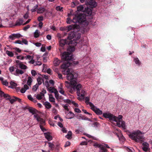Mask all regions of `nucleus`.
<instances>
[{"instance_id": "nucleus-1", "label": "nucleus", "mask_w": 152, "mask_h": 152, "mask_svg": "<svg viewBox=\"0 0 152 152\" xmlns=\"http://www.w3.org/2000/svg\"><path fill=\"white\" fill-rule=\"evenodd\" d=\"M129 136L131 139L136 142L142 143L143 142V136L141 132L139 130L130 133Z\"/></svg>"}, {"instance_id": "nucleus-2", "label": "nucleus", "mask_w": 152, "mask_h": 152, "mask_svg": "<svg viewBox=\"0 0 152 152\" xmlns=\"http://www.w3.org/2000/svg\"><path fill=\"white\" fill-rule=\"evenodd\" d=\"M103 115L105 118H108L110 120L117 122V124H119L120 122H121V124H125L124 121L122 120L123 116L122 115H119L117 117L112 114L107 113H104Z\"/></svg>"}, {"instance_id": "nucleus-3", "label": "nucleus", "mask_w": 152, "mask_h": 152, "mask_svg": "<svg viewBox=\"0 0 152 152\" xmlns=\"http://www.w3.org/2000/svg\"><path fill=\"white\" fill-rule=\"evenodd\" d=\"M86 16L84 13L80 14L77 16H75L72 20V21L74 23L78 22L81 23L85 21Z\"/></svg>"}, {"instance_id": "nucleus-4", "label": "nucleus", "mask_w": 152, "mask_h": 152, "mask_svg": "<svg viewBox=\"0 0 152 152\" xmlns=\"http://www.w3.org/2000/svg\"><path fill=\"white\" fill-rule=\"evenodd\" d=\"M80 37L81 34L80 33L71 32L67 37V39L70 40L74 38L77 40L80 39Z\"/></svg>"}, {"instance_id": "nucleus-5", "label": "nucleus", "mask_w": 152, "mask_h": 152, "mask_svg": "<svg viewBox=\"0 0 152 152\" xmlns=\"http://www.w3.org/2000/svg\"><path fill=\"white\" fill-rule=\"evenodd\" d=\"M72 55L69 53L64 52L62 56V58L66 61L70 60L72 58Z\"/></svg>"}, {"instance_id": "nucleus-6", "label": "nucleus", "mask_w": 152, "mask_h": 152, "mask_svg": "<svg viewBox=\"0 0 152 152\" xmlns=\"http://www.w3.org/2000/svg\"><path fill=\"white\" fill-rule=\"evenodd\" d=\"M79 25H77L76 24L74 25H71L68 26H67L66 28V30L67 31H69L72 30L75 31L77 30L76 31L79 30Z\"/></svg>"}, {"instance_id": "nucleus-7", "label": "nucleus", "mask_w": 152, "mask_h": 152, "mask_svg": "<svg viewBox=\"0 0 152 152\" xmlns=\"http://www.w3.org/2000/svg\"><path fill=\"white\" fill-rule=\"evenodd\" d=\"M90 106L91 109L94 111L96 114L98 115H101L102 114V111L96 107L92 103H90Z\"/></svg>"}, {"instance_id": "nucleus-8", "label": "nucleus", "mask_w": 152, "mask_h": 152, "mask_svg": "<svg viewBox=\"0 0 152 152\" xmlns=\"http://www.w3.org/2000/svg\"><path fill=\"white\" fill-rule=\"evenodd\" d=\"M65 74L67 75L66 77L67 80L71 79L73 77L74 75H75L76 74L72 73V71H71V70L69 69H68L66 71Z\"/></svg>"}, {"instance_id": "nucleus-9", "label": "nucleus", "mask_w": 152, "mask_h": 152, "mask_svg": "<svg viewBox=\"0 0 152 152\" xmlns=\"http://www.w3.org/2000/svg\"><path fill=\"white\" fill-rule=\"evenodd\" d=\"M142 149L145 152H149L150 149L149 148V144L146 142H143L142 144Z\"/></svg>"}, {"instance_id": "nucleus-10", "label": "nucleus", "mask_w": 152, "mask_h": 152, "mask_svg": "<svg viewBox=\"0 0 152 152\" xmlns=\"http://www.w3.org/2000/svg\"><path fill=\"white\" fill-rule=\"evenodd\" d=\"M66 87L69 90L71 93H72L75 90V86H72L70 83L68 84H65Z\"/></svg>"}, {"instance_id": "nucleus-11", "label": "nucleus", "mask_w": 152, "mask_h": 152, "mask_svg": "<svg viewBox=\"0 0 152 152\" xmlns=\"http://www.w3.org/2000/svg\"><path fill=\"white\" fill-rule=\"evenodd\" d=\"M26 59L28 61V62L31 64H33L35 63V61L33 59V58L30 55L26 56H25Z\"/></svg>"}, {"instance_id": "nucleus-12", "label": "nucleus", "mask_w": 152, "mask_h": 152, "mask_svg": "<svg viewBox=\"0 0 152 152\" xmlns=\"http://www.w3.org/2000/svg\"><path fill=\"white\" fill-rule=\"evenodd\" d=\"M77 75L76 74L75 75H74L73 77L71 79L69 80H70V83L72 86H75V87L77 84L76 80V78H77Z\"/></svg>"}, {"instance_id": "nucleus-13", "label": "nucleus", "mask_w": 152, "mask_h": 152, "mask_svg": "<svg viewBox=\"0 0 152 152\" xmlns=\"http://www.w3.org/2000/svg\"><path fill=\"white\" fill-rule=\"evenodd\" d=\"M9 100L11 104H13L14 102L16 101H18V102H20L21 100L20 99L15 96H13L12 98L10 97Z\"/></svg>"}, {"instance_id": "nucleus-14", "label": "nucleus", "mask_w": 152, "mask_h": 152, "mask_svg": "<svg viewBox=\"0 0 152 152\" xmlns=\"http://www.w3.org/2000/svg\"><path fill=\"white\" fill-rule=\"evenodd\" d=\"M34 117L36 119V120H37L39 122L42 123H45V120L41 118L38 115V114H34Z\"/></svg>"}, {"instance_id": "nucleus-15", "label": "nucleus", "mask_w": 152, "mask_h": 152, "mask_svg": "<svg viewBox=\"0 0 152 152\" xmlns=\"http://www.w3.org/2000/svg\"><path fill=\"white\" fill-rule=\"evenodd\" d=\"M72 63L70 62H67L64 63L61 66V67L62 69H66L69 67Z\"/></svg>"}, {"instance_id": "nucleus-16", "label": "nucleus", "mask_w": 152, "mask_h": 152, "mask_svg": "<svg viewBox=\"0 0 152 152\" xmlns=\"http://www.w3.org/2000/svg\"><path fill=\"white\" fill-rule=\"evenodd\" d=\"M61 62V61L57 58H54L53 61V64L55 66H58Z\"/></svg>"}, {"instance_id": "nucleus-17", "label": "nucleus", "mask_w": 152, "mask_h": 152, "mask_svg": "<svg viewBox=\"0 0 152 152\" xmlns=\"http://www.w3.org/2000/svg\"><path fill=\"white\" fill-rule=\"evenodd\" d=\"M77 90V93L78 96H80V90H82V85L80 84H78L75 86V89Z\"/></svg>"}, {"instance_id": "nucleus-18", "label": "nucleus", "mask_w": 152, "mask_h": 152, "mask_svg": "<svg viewBox=\"0 0 152 152\" xmlns=\"http://www.w3.org/2000/svg\"><path fill=\"white\" fill-rule=\"evenodd\" d=\"M22 37V36L19 34H12L9 36L10 38L12 40H13L15 38H18Z\"/></svg>"}, {"instance_id": "nucleus-19", "label": "nucleus", "mask_w": 152, "mask_h": 152, "mask_svg": "<svg viewBox=\"0 0 152 152\" xmlns=\"http://www.w3.org/2000/svg\"><path fill=\"white\" fill-rule=\"evenodd\" d=\"M68 41L66 42V39H60L59 41V45L61 47H63L68 42Z\"/></svg>"}, {"instance_id": "nucleus-20", "label": "nucleus", "mask_w": 152, "mask_h": 152, "mask_svg": "<svg viewBox=\"0 0 152 152\" xmlns=\"http://www.w3.org/2000/svg\"><path fill=\"white\" fill-rule=\"evenodd\" d=\"M44 134L45 137L48 141H50L52 139V137L50 135L49 132L45 133H44Z\"/></svg>"}, {"instance_id": "nucleus-21", "label": "nucleus", "mask_w": 152, "mask_h": 152, "mask_svg": "<svg viewBox=\"0 0 152 152\" xmlns=\"http://www.w3.org/2000/svg\"><path fill=\"white\" fill-rule=\"evenodd\" d=\"M44 96L45 95H44V94L40 93L39 94H37L36 97L37 99L40 100L42 99L44 97Z\"/></svg>"}, {"instance_id": "nucleus-22", "label": "nucleus", "mask_w": 152, "mask_h": 152, "mask_svg": "<svg viewBox=\"0 0 152 152\" xmlns=\"http://www.w3.org/2000/svg\"><path fill=\"white\" fill-rule=\"evenodd\" d=\"M46 9L43 7L39 8L37 10V13H42L46 11Z\"/></svg>"}, {"instance_id": "nucleus-23", "label": "nucleus", "mask_w": 152, "mask_h": 152, "mask_svg": "<svg viewBox=\"0 0 152 152\" xmlns=\"http://www.w3.org/2000/svg\"><path fill=\"white\" fill-rule=\"evenodd\" d=\"M29 88V87L26 85H25L24 86V87L21 88L20 90V92L21 93H24Z\"/></svg>"}, {"instance_id": "nucleus-24", "label": "nucleus", "mask_w": 152, "mask_h": 152, "mask_svg": "<svg viewBox=\"0 0 152 152\" xmlns=\"http://www.w3.org/2000/svg\"><path fill=\"white\" fill-rule=\"evenodd\" d=\"M115 125L119 127H121L125 131H127L126 127L125 124H116V125Z\"/></svg>"}, {"instance_id": "nucleus-25", "label": "nucleus", "mask_w": 152, "mask_h": 152, "mask_svg": "<svg viewBox=\"0 0 152 152\" xmlns=\"http://www.w3.org/2000/svg\"><path fill=\"white\" fill-rule=\"evenodd\" d=\"M91 127L93 129H97L100 127V124H91Z\"/></svg>"}, {"instance_id": "nucleus-26", "label": "nucleus", "mask_w": 152, "mask_h": 152, "mask_svg": "<svg viewBox=\"0 0 152 152\" xmlns=\"http://www.w3.org/2000/svg\"><path fill=\"white\" fill-rule=\"evenodd\" d=\"M18 65L19 67L22 69H25L27 68V67L26 66L23 64L21 62L19 63L18 64Z\"/></svg>"}, {"instance_id": "nucleus-27", "label": "nucleus", "mask_w": 152, "mask_h": 152, "mask_svg": "<svg viewBox=\"0 0 152 152\" xmlns=\"http://www.w3.org/2000/svg\"><path fill=\"white\" fill-rule=\"evenodd\" d=\"M99 148L101 150V152H107V150L105 148L103 145H101V146H100Z\"/></svg>"}, {"instance_id": "nucleus-28", "label": "nucleus", "mask_w": 152, "mask_h": 152, "mask_svg": "<svg viewBox=\"0 0 152 152\" xmlns=\"http://www.w3.org/2000/svg\"><path fill=\"white\" fill-rule=\"evenodd\" d=\"M44 105L45 107L47 109H50L51 107V105L50 103L48 102H45L44 103Z\"/></svg>"}, {"instance_id": "nucleus-29", "label": "nucleus", "mask_w": 152, "mask_h": 152, "mask_svg": "<svg viewBox=\"0 0 152 152\" xmlns=\"http://www.w3.org/2000/svg\"><path fill=\"white\" fill-rule=\"evenodd\" d=\"M77 9L78 11L84 12L85 11L83 6L82 5H80L78 6L77 8Z\"/></svg>"}, {"instance_id": "nucleus-30", "label": "nucleus", "mask_w": 152, "mask_h": 152, "mask_svg": "<svg viewBox=\"0 0 152 152\" xmlns=\"http://www.w3.org/2000/svg\"><path fill=\"white\" fill-rule=\"evenodd\" d=\"M89 4L90 5L91 7L92 8L96 7L97 4L96 3L95 1H91L89 2Z\"/></svg>"}, {"instance_id": "nucleus-31", "label": "nucleus", "mask_w": 152, "mask_h": 152, "mask_svg": "<svg viewBox=\"0 0 152 152\" xmlns=\"http://www.w3.org/2000/svg\"><path fill=\"white\" fill-rule=\"evenodd\" d=\"M76 39H74L73 40H71L70 41L69 43V45L70 44H72V45L73 46L76 45L77 43Z\"/></svg>"}, {"instance_id": "nucleus-32", "label": "nucleus", "mask_w": 152, "mask_h": 152, "mask_svg": "<svg viewBox=\"0 0 152 152\" xmlns=\"http://www.w3.org/2000/svg\"><path fill=\"white\" fill-rule=\"evenodd\" d=\"M66 137L68 139H70L72 138V132L71 131H69L68 132L67 134L66 135Z\"/></svg>"}, {"instance_id": "nucleus-33", "label": "nucleus", "mask_w": 152, "mask_h": 152, "mask_svg": "<svg viewBox=\"0 0 152 152\" xmlns=\"http://www.w3.org/2000/svg\"><path fill=\"white\" fill-rule=\"evenodd\" d=\"M79 4V2L76 0H75L73 1L71 4V7H74Z\"/></svg>"}, {"instance_id": "nucleus-34", "label": "nucleus", "mask_w": 152, "mask_h": 152, "mask_svg": "<svg viewBox=\"0 0 152 152\" xmlns=\"http://www.w3.org/2000/svg\"><path fill=\"white\" fill-rule=\"evenodd\" d=\"M23 23V20L21 19H19L16 21L15 25L16 26H20Z\"/></svg>"}, {"instance_id": "nucleus-35", "label": "nucleus", "mask_w": 152, "mask_h": 152, "mask_svg": "<svg viewBox=\"0 0 152 152\" xmlns=\"http://www.w3.org/2000/svg\"><path fill=\"white\" fill-rule=\"evenodd\" d=\"M48 90L51 93H54L56 89L53 87H50L48 88Z\"/></svg>"}, {"instance_id": "nucleus-36", "label": "nucleus", "mask_w": 152, "mask_h": 152, "mask_svg": "<svg viewBox=\"0 0 152 152\" xmlns=\"http://www.w3.org/2000/svg\"><path fill=\"white\" fill-rule=\"evenodd\" d=\"M29 112L33 114H35V112L36 110L33 108H30L28 109Z\"/></svg>"}, {"instance_id": "nucleus-37", "label": "nucleus", "mask_w": 152, "mask_h": 152, "mask_svg": "<svg viewBox=\"0 0 152 152\" xmlns=\"http://www.w3.org/2000/svg\"><path fill=\"white\" fill-rule=\"evenodd\" d=\"M48 144L49 147L50 148V150H53L55 147V146L53 144L50 142H48Z\"/></svg>"}, {"instance_id": "nucleus-38", "label": "nucleus", "mask_w": 152, "mask_h": 152, "mask_svg": "<svg viewBox=\"0 0 152 152\" xmlns=\"http://www.w3.org/2000/svg\"><path fill=\"white\" fill-rule=\"evenodd\" d=\"M6 53L9 56L12 57L14 56V53L11 51L9 50H7L6 51Z\"/></svg>"}, {"instance_id": "nucleus-39", "label": "nucleus", "mask_w": 152, "mask_h": 152, "mask_svg": "<svg viewBox=\"0 0 152 152\" xmlns=\"http://www.w3.org/2000/svg\"><path fill=\"white\" fill-rule=\"evenodd\" d=\"M86 92L84 90H81V92H80V96L82 97V98H83L86 95Z\"/></svg>"}, {"instance_id": "nucleus-40", "label": "nucleus", "mask_w": 152, "mask_h": 152, "mask_svg": "<svg viewBox=\"0 0 152 152\" xmlns=\"http://www.w3.org/2000/svg\"><path fill=\"white\" fill-rule=\"evenodd\" d=\"M39 32L38 30H36L34 33V37L35 38H37L39 36Z\"/></svg>"}, {"instance_id": "nucleus-41", "label": "nucleus", "mask_w": 152, "mask_h": 152, "mask_svg": "<svg viewBox=\"0 0 152 152\" xmlns=\"http://www.w3.org/2000/svg\"><path fill=\"white\" fill-rule=\"evenodd\" d=\"M43 80L42 78L41 77H39L37 79V81L38 82V85H41L43 81Z\"/></svg>"}, {"instance_id": "nucleus-42", "label": "nucleus", "mask_w": 152, "mask_h": 152, "mask_svg": "<svg viewBox=\"0 0 152 152\" xmlns=\"http://www.w3.org/2000/svg\"><path fill=\"white\" fill-rule=\"evenodd\" d=\"M49 100L50 102H55V99L52 94H50L49 95Z\"/></svg>"}, {"instance_id": "nucleus-43", "label": "nucleus", "mask_w": 152, "mask_h": 152, "mask_svg": "<svg viewBox=\"0 0 152 152\" xmlns=\"http://www.w3.org/2000/svg\"><path fill=\"white\" fill-rule=\"evenodd\" d=\"M32 80L30 77H28V81L27 83L28 86H30L31 85V83L32 82Z\"/></svg>"}, {"instance_id": "nucleus-44", "label": "nucleus", "mask_w": 152, "mask_h": 152, "mask_svg": "<svg viewBox=\"0 0 152 152\" xmlns=\"http://www.w3.org/2000/svg\"><path fill=\"white\" fill-rule=\"evenodd\" d=\"M15 72L17 74H20L22 75L24 73V72L23 71V70H20L18 69H17L16 71Z\"/></svg>"}, {"instance_id": "nucleus-45", "label": "nucleus", "mask_w": 152, "mask_h": 152, "mask_svg": "<svg viewBox=\"0 0 152 152\" xmlns=\"http://www.w3.org/2000/svg\"><path fill=\"white\" fill-rule=\"evenodd\" d=\"M89 98L88 96L86 97L85 98V102L87 104H89L90 105V103H91V102H89Z\"/></svg>"}, {"instance_id": "nucleus-46", "label": "nucleus", "mask_w": 152, "mask_h": 152, "mask_svg": "<svg viewBox=\"0 0 152 152\" xmlns=\"http://www.w3.org/2000/svg\"><path fill=\"white\" fill-rule=\"evenodd\" d=\"M39 85L37 84L33 86L32 88V90L34 91H36L39 87Z\"/></svg>"}, {"instance_id": "nucleus-47", "label": "nucleus", "mask_w": 152, "mask_h": 152, "mask_svg": "<svg viewBox=\"0 0 152 152\" xmlns=\"http://www.w3.org/2000/svg\"><path fill=\"white\" fill-rule=\"evenodd\" d=\"M38 7V6L37 5H36L34 7V8L31 10V12H33L36 11V10L37 9Z\"/></svg>"}, {"instance_id": "nucleus-48", "label": "nucleus", "mask_w": 152, "mask_h": 152, "mask_svg": "<svg viewBox=\"0 0 152 152\" xmlns=\"http://www.w3.org/2000/svg\"><path fill=\"white\" fill-rule=\"evenodd\" d=\"M34 64V66H36L37 65L40 66L42 64V63L39 61H37L35 62Z\"/></svg>"}, {"instance_id": "nucleus-49", "label": "nucleus", "mask_w": 152, "mask_h": 152, "mask_svg": "<svg viewBox=\"0 0 152 152\" xmlns=\"http://www.w3.org/2000/svg\"><path fill=\"white\" fill-rule=\"evenodd\" d=\"M42 124H40V127L42 132H43L46 131V129L42 125Z\"/></svg>"}, {"instance_id": "nucleus-50", "label": "nucleus", "mask_w": 152, "mask_h": 152, "mask_svg": "<svg viewBox=\"0 0 152 152\" xmlns=\"http://www.w3.org/2000/svg\"><path fill=\"white\" fill-rule=\"evenodd\" d=\"M134 61L136 64H138L139 65L140 64V63L138 58H136L134 59Z\"/></svg>"}, {"instance_id": "nucleus-51", "label": "nucleus", "mask_w": 152, "mask_h": 152, "mask_svg": "<svg viewBox=\"0 0 152 152\" xmlns=\"http://www.w3.org/2000/svg\"><path fill=\"white\" fill-rule=\"evenodd\" d=\"M54 93L55 94L56 98L57 99H58L59 98L58 94V91L57 90L55 92H54Z\"/></svg>"}, {"instance_id": "nucleus-52", "label": "nucleus", "mask_w": 152, "mask_h": 152, "mask_svg": "<svg viewBox=\"0 0 152 152\" xmlns=\"http://www.w3.org/2000/svg\"><path fill=\"white\" fill-rule=\"evenodd\" d=\"M44 84L48 88H49L50 85L49 84V83L47 80H46Z\"/></svg>"}, {"instance_id": "nucleus-53", "label": "nucleus", "mask_w": 152, "mask_h": 152, "mask_svg": "<svg viewBox=\"0 0 152 152\" xmlns=\"http://www.w3.org/2000/svg\"><path fill=\"white\" fill-rule=\"evenodd\" d=\"M11 86H12L13 87H16L17 86V84L15 83H14V82L11 81L10 83Z\"/></svg>"}, {"instance_id": "nucleus-54", "label": "nucleus", "mask_w": 152, "mask_h": 152, "mask_svg": "<svg viewBox=\"0 0 152 152\" xmlns=\"http://www.w3.org/2000/svg\"><path fill=\"white\" fill-rule=\"evenodd\" d=\"M4 97L6 98L7 99H10V96L7 94H5L4 95Z\"/></svg>"}, {"instance_id": "nucleus-55", "label": "nucleus", "mask_w": 152, "mask_h": 152, "mask_svg": "<svg viewBox=\"0 0 152 152\" xmlns=\"http://www.w3.org/2000/svg\"><path fill=\"white\" fill-rule=\"evenodd\" d=\"M31 73L32 76H35L37 74L36 71L35 70H31Z\"/></svg>"}, {"instance_id": "nucleus-56", "label": "nucleus", "mask_w": 152, "mask_h": 152, "mask_svg": "<svg viewBox=\"0 0 152 152\" xmlns=\"http://www.w3.org/2000/svg\"><path fill=\"white\" fill-rule=\"evenodd\" d=\"M68 115H70V116L69 118H71L74 116V114L72 112H70L68 114Z\"/></svg>"}, {"instance_id": "nucleus-57", "label": "nucleus", "mask_w": 152, "mask_h": 152, "mask_svg": "<svg viewBox=\"0 0 152 152\" xmlns=\"http://www.w3.org/2000/svg\"><path fill=\"white\" fill-rule=\"evenodd\" d=\"M59 92L62 94L64 95V91L62 88H60L59 90Z\"/></svg>"}, {"instance_id": "nucleus-58", "label": "nucleus", "mask_w": 152, "mask_h": 152, "mask_svg": "<svg viewBox=\"0 0 152 152\" xmlns=\"http://www.w3.org/2000/svg\"><path fill=\"white\" fill-rule=\"evenodd\" d=\"M70 142L69 141H67L66 142L65 145H64V147H66L68 146H69L70 145Z\"/></svg>"}, {"instance_id": "nucleus-59", "label": "nucleus", "mask_w": 152, "mask_h": 152, "mask_svg": "<svg viewBox=\"0 0 152 152\" xmlns=\"http://www.w3.org/2000/svg\"><path fill=\"white\" fill-rule=\"evenodd\" d=\"M62 9L63 7H61L60 6H57L56 7V10L58 11H62Z\"/></svg>"}, {"instance_id": "nucleus-60", "label": "nucleus", "mask_w": 152, "mask_h": 152, "mask_svg": "<svg viewBox=\"0 0 152 152\" xmlns=\"http://www.w3.org/2000/svg\"><path fill=\"white\" fill-rule=\"evenodd\" d=\"M28 12H27L24 15V18L25 19L27 18L28 17Z\"/></svg>"}, {"instance_id": "nucleus-61", "label": "nucleus", "mask_w": 152, "mask_h": 152, "mask_svg": "<svg viewBox=\"0 0 152 152\" xmlns=\"http://www.w3.org/2000/svg\"><path fill=\"white\" fill-rule=\"evenodd\" d=\"M28 99L31 101H34V99L32 98L31 96L29 95L28 96Z\"/></svg>"}, {"instance_id": "nucleus-62", "label": "nucleus", "mask_w": 152, "mask_h": 152, "mask_svg": "<svg viewBox=\"0 0 152 152\" xmlns=\"http://www.w3.org/2000/svg\"><path fill=\"white\" fill-rule=\"evenodd\" d=\"M88 144L87 142L86 141L82 142L80 144L81 145H87Z\"/></svg>"}, {"instance_id": "nucleus-63", "label": "nucleus", "mask_w": 152, "mask_h": 152, "mask_svg": "<svg viewBox=\"0 0 152 152\" xmlns=\"http://www.w3.org/2000/svg\"><path fill=\"white\" fill-rule=\"evenodd\" d=\"M17 58L18 59L22 60L23 59L24 57L23 56L20 55L17 56Z\"/></svg>"}, {"instance_id": "nucleus-64", "label": "nucleus", "mask_w": 152, "mask_h": 152, "mask_svg": "<svg viewBox=\"0 0 152 152\" xmlns=\"http://www.w3.org/2000/svg\"><path fill=\"white\" fill-rule=\"evenodd\" d=\"M71 103H72V104H73L75 107H78V104L75 103V102L72 101Z\"/></svg>"}]
</instances>
